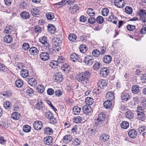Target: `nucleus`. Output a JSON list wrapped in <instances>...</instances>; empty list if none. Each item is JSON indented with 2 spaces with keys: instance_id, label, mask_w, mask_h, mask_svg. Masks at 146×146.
<instances>
[{
  "instance_id": "864d4df0",
  "label": "nucleus",
  "mask_w": 146,
  "mask_h": 146,
  "mask_svg": "<svg viewBox=\"0 0 146 146\" xmlns=\"http://www.w3.org/2000/svg\"><path fill=\"white\" fill-rule=\"evenodd\" d=\"M27 93L30 96H31L33 94V90L30 87L27 88L26 91Z\"/></svg>"
},
{
  "instance_id": "412c9836",
  "label": "nucleus",
  "mask_w": 146,
  "mask_h": 146,
  "mask_svg": "<svg viewBox=\"0 0 146 146\" xmlns=\"http://www.w3.org/2000/svg\"><path fill=\"white\" fill-rule=\"evenodd\" d=\"M104 107L106 109H109L112 106V104L111 101L108 100L105 101L103 104Z\"/></svg>"
},
{
  "instance_id": "6e6d98bb",
  "label": "nucleus",
  "mask_w": 146,
  "mask_h": 146,
  "mask_svg": "<svg viewBox=\"0 0 146 146\" xmlns=\"http://www.w3.org/2000/svg\"><path fill=\"white\" fill-rule=\"evenodd\" d=\"M106 118L105 115L102 112L100 113L98 115V119H100L102 121H103Z\"/></svg>"
},
{
  "instance_id": "4468645a",
  "label": "nucleus",
  "mask_w": 146,
  "mask_h": 146,
  "mask_svg": "<svg viewBox=\"0 0 146 146\" xmlns=\"http://www.w3.org/2000/svg\"><path fill=\"white\" fill-rule=\"evenodd\" d=\"M29 52L31 55H36L38 52V49L35 47H32L30 48Z\"/></svg>"
},
{
  "instance_id": "09e8293b",
  "label": "nucleus",
  "mask_w": 146,
  "mask_h": 146,
  "mask_svg": "<svg viewBox=\"0 0 146 146\" xmlns=\"http://www.w3.org/2000/svg\"><path fill=\"white\" fill-rule=\"evenodd\" d=\"M101 66V64L100 63L97 62L94 64L93 68L94 69L98 70L100 69Z\"/></svg>"
},
{
  "instance_id": "de8ad7c7",
  "label": "nucleus",
  "mask_w": 146,
  "mask_h": 146,
  "mask_svg": "<svg viewBox=\"0 0 146 146\" xmlns=\"http://www.w3.org/2000/svg\"><path fill=\"white\" fill-rule=\"evenodd\" d=\"M92 53L93 55L96 57H98L100 54V51L98 49L93 50L92 51Z\"/></svg>"
},
{
  "instance_id": "a878e982",
  "label": "nucleus",
  "mask_w": 146,
  "mask_h": 146,
  "mask_svg": "<svg viewBox=\"0 0 146 146\" xmlns=\"http://www.w3.org/2000/svg\"><path fill=\"white\" fill-rule=\"evenodd\" d=\"M21 76L25 78L29 75V71L26 69H22L20 72Z\"/></svg>"
},
{
  "instance_id": "f8f14e48",
  "label": "nucleus",
  "mask_w": 146,
  "mask_h": 146,
  "mask_svg": "<svg viewBox=\"0 0 146 146\" xmlns=\"http://www.w3.org/2000/svg\"><path fill=\"white\" fill-rule=\"evenodd\" d=\"M107 82L104 80H101L98 81L97 85L98 87L103 88L104 87L106 86L107 85Z\"/></svg>"
},
{
  "instance_id": "f257e3e1",
  "label": "nucleus",
  "mask_w": 146,
  "mask_h": 146,
  "mask_svg": "<svg viewBox=\"0 0 146 146\" xmlns=\"http://www.w3.org/2000/svg\"><path fill=\"white\" fill-rule=\"evenodd\" d=\"M90 76V72L88 71H85L78 74L76 76V79L82 85L86 86L88 84Z\"/></svg>"
},
{
  "instance_id": "b1692460",
  "label": "nucleus",
  "mask_w": 146,
  "mask_h": 146,
  "mask_svg": "<svg viewBox=\"0 0 146 146\" xmlns=\"http://www.w3.org/2000/svg\"><path fill=\"white\" fill-rule=\"evenodd\" d=\"M72 139L71 136L69 135H68L64 137L63 140V142L65 143H68L72 140Z\"/></svg>"
},
{
  "instance_id": "bf43d9fd",
  "label": "nucleus",
  "mask_w": 146,
  "mask_h": 146,
  "mask_svg": "<svg viewBox=\"0 0 146 146\" xmlns=\"http://www.w3.org/2000/svg\"><path fill=\"white\" fill-rule=\"evenodd\" d=\"M31 130V127L28 125H26L24 126L23 130L25 132H29Z\"/></svg>"
},
{
  "instance_id": "1a4fd4ad",
  "label": "nucleus",
  "mask_w": 146,
  "mask_h": 146,
  "mask_svg": "<svg viewBox=\"0 0 146 146\" xmlns=\"http://www.w3.org/2000/svg\"><path fill=\"white\" fill-rule=\"evenodd\" d=\"M40 57L42 60L46 61L49 59V55L47 52H42L40 54Z\"/></svg>"
},
{
  "instance_id": "79ce46f5",
  "label": "nucleus",
  "mask_w": 146,
  "mask_h": 146,
  "mask_svg": "<svg viewBox=\"0 0 146 146\" xmlns=\"http://www.w3.org/2000/svg\"><path fill=\"white\" fill-rule=\"evenodd\" d=\"M44 86L43 85H40L38 86L36 90L38 93L42 94L44 91Z\"/></svg>"
},
{
  "instance_id": "9d476101",
  "label": "nucleus",
  "mask_w": 146,
  "mask_h": 146,
  "mask_svg": "<svg viewBox=\"0 0 146 146\" xmlns=\"http://www.w3.org/2000/svg\"><path fill=\"white\" fill-rule=\"evenodd\" d=\"M128 135L130 137L134 139L137 135V132L134 129H130L128 131Z\"/></svg>"
},
{
  "instance_id": "c9c22d12",
  "label": "nucleus",
  "mask_w": 146,
  "mask_h": 146,
  "mask_svg": "<svg viewBox=\"0 0 146 146\" xmlns=\"http://www.w3.org/2000/svg\"><path fill=\"white\" fill-rule=\"evenodd\" d=\"M79 49L80 52L83 53H85L87 50L86 46L84 44L80 45Z\"/></svg>"
},
{
  "instance_id": "39448f33",
  "label": "nucleus",
  "mask_w": 146,
  "mask_h": 146,
  "mask_svg": "<svg viewBox=\"0 0 146 146\" xmlns=\"http://www.w3.org/2000/svg\"><path fill=\"white\" fill-rule=\"evenodd\" d=\"M94 60V59L93 57L90 56H87L85 57L84 59V63L86 64L89 66L92 64Z\"/></svg>"
},
{
  "instance_id": "4c0bfd02",
  "label": "nucleus",
  "mask_w": 146,
  "mask_h": 146,
  "mask_svg": "<svg viewBox=\"0 0 146 146\" xmlns=\"http://www.w3.org/2000/svg\"><path fill=\"white\" fill-rule=\"evenodd\" d=\"M23 81L20 79L17 80L15 81V85L18 88L21 87L23 86Z\"/></svg>"
},
{
  "instance_id": "423d86ee",
  "label": "nucleus",
  "mask_w": 146,
  "mask_h": 146,
  "mask_svg": "<svg viewBox=\"0 0 146 146\" xmlns=\"http://www.w3.org/2000/svg\"><path fill=\"white\" fill-rule=\"evenodd\" d=\"M100 72V75L101 76L106 77L109 73V70L107 68H103L101 69Z\"/></svg>"
},
{
  "instance_id": "a19ab883",
  "label": "nucleus",
  "mask_w": 146,
  "mask_h": 146,
  "mask_svg": "<svg viewBox=\"0 0 146 146\" xmlns=\"http://www.w3.org/2000/svg\"><path fill=\"white\" fill-rule=\"evenodd\" d=\"M87 14L90 17L93 16L95 15L94 10L91 8H89L87 9Z\"/></svg>"
},
{
  "instance_id": "680f3d73",
  "label": "nucleus",
  "mask_w": 146,
  "mask_h": 146,
  "mask_svg": "<svg viewBox=\"0 0 146 146\" xmlns=\"http://www.w3.org/2000/svg\"><path fill=\"white\" fill-rule=\"evenodd\" d=\"M125 12L129 14H131L132 12V8L129 7H126L125 8Z\"/></svg>"
},
{
  "instance_id": "bb28decb",
  "label": "nucleus",
  "mask_w": 146,
  "mask_h": 146,
  "mask_svg": "<svg viewBox=\"0 0 146 146\" xmlns=\"http://www.w3.org/2000/svg\"><path fill=\"white\" fill-rule=\"evenodd\" d=\"M85 103L88 106L92 105L94 103L93 99L90 97H87L85 99Z\"/></svg>"
},
{
  "instance_id": "473e14b6",
  "label": "nucleus",
  "mask_w": 146,
  "mask_h": 146,
  "mask_svg": "<svg viewBox=\"0 0 146 146\" xmlns=\"http://www.w3.org/2000/svg\"><path fill=\"white\" fill-rule=\"evenodd\" d=\"M48 31L52 33H54L56 31L54 26L52 25L49 24L48 26Z\"/></svg>"
},
{
  "instance_id": "13d9d810",
  "label": "nucleus",
  "mask_w": 146,
  "mask_h": 146,
  "mask_svg": "<svg viewBox=\"0 0 146 146\" xmlns=\"http://www.w3.org/2000/svg\"><path fill=\"white\" fill-rule=\"evenodd\" d=\"M62 69L64 70H69L70 69V66L67 64H64L61 66Z\"/></svg>"
},
{
  "instance_id": "c85d7f7f",
  "label": "nucleus",
  "mask_w": 146,
  "mask_h": 146,
  "mask_svg": "<svg viewBox=\"0 0 146 146\" xmlns=\"http://www.w3.org/2000/svg\"><path fill=\"white\" fill-rule=\"evenodd\" d=\"M70 58L71 60L73 62H75L79 60V55L76 53L72 54L70 56Z\"/></svg>"
},
{
  "instance_id": "8fccbe9b",
  "label": "nucleus",
  "mask_w": 146,
  "mask_h": 146,
  "mask_svg": "<svg viewBox=\"0 0 146 146\" xmlns=\"http://www.w3.org/2000/svg\"><path fill=\"white\" fill-rule=\"evenodd\" d=\"M46 17L48 20H52L54 17V14L51 12L47 13L46 14Z\"/></svg>"
},
{
  "instance_id": "603ef678",
  "label": "nucleus",
  "mask_w": 146,
  "mask_h": 146,
  "mask_svg": "<svg viewBox=\"0 0 146 146\" xmlns=\"http://www.w3.org/2000/svg\"><path fill=\"white\" fill-rule=\"evenodd\" d=\"M11 107V103L7 101L5 102L4 104V107L7 109H9Z\"/></svg>"
},
{
  "instance_id": "aec40b11",
  "label": "nucleus",
  "mask_w": 146,
  "mask_h": 146,
  "mask_svg": "<svg viewBox=\"0 0 146 146\" xmlns=\"http://www.w3.org/2000/svg\"><path fill=\"white\" fill-rule=\"evenodd\" d=\"M20 16L23 19H29L30 17L29 13L26 11L22 12L20 14Z\"/></svg>"
},
{
  "instance_id": "cd10ccee",
  "label": "nucleus",
  "mask_w": 146,
  "mask_h": 146,
  "mask_svg": "<svg viewBox=\"0 0 146 146\" xmlns=\"http://www.w3.org/2000/svg\"><path fill=\"white\" fill-rule=\"evenodd\" d=\"M28 83L31 86H35L37 84V81L33 78H31L28 79Z\"/></svg>"
},
{
  "instance_id": "9b49d317",
  "label": "nucleus",
  "mask_w": 146,
  "mask_h": 146,
  "mask_svg": "<svg viewBox=\"0 0 146 146\" xmlns=\"http://www.w3.org/2000/svg\"><path fill=\"white\" fill-rule=\"evenodd\" d=\"M114 3L115 5L118 8H122L125 5L123 0H115Z\"/></svg>"
},
{
  "instance_id": "c756f323",
  "label": "nucleus",
  "mask_w": 146,
  "mask_h": 146,
  "mask_svg": "<svg viewBox=\"0 0 146 146\" xmlns=\"http://www.w3.org/2000/svg\"><path fill=\"white\" fill-rule=\"evenodd\" d=\"M20 117V115L18 112H14L13 113L11 116V117L15 120H18Z\"/></svg>"
},
{
  "instance_id": "a211bd4d",
  "label": "nucleus",
  "mask_w": 146,
  "mask_h": 146,
  "mask_svg": "<svg viewBox=\"0 0 146 146\" xmlns=\"http://www.w3.org/2000/svg\"><path fill=\"white\" fill-rule=\"evenodd\" d=\"M44 141L46 145H49L52 142V138L51 136H48L44 139Z\"/></svg>"
},
{
  "instance_id": "0e129e2a",
  "label": "nucleus",
  "mask_w": 146,
  "mask_h": 146,
  "mask_svg": "<svg viewBox=\"0 0 146 146\" xmlns=\"http://www.w3.org/2000/svg\"><path fill=\"white\" fill-rule=\"evenodd\" d=\"M88 22L90 24H94L96 21V19L93 17H90V18L88 19Z\"/></svg>"
},
{
  "instance_id": "e2e57ef3",
  "label": "nucleus",
  "mask_w": 146,
  "mask_h": 146,
  "mask_svg": "<svg viewBox=\"0 0 146 146\" xmlns=\"http://www.w3.org/2000/svg\"><path fill=\"white\" fill-rule=\"evenodd\" d=\"M30 46L28 43H25L22 45V47L25 50H28Z\"/></svg>"
},
{
  "instance_id": "4d7b16f0",
  "label": "nucleus",
  "mask_w": 146,
  "mask_h": 146,
  "mask_svg": "<svg viewBox=\"0 0 146 146\" xmlns=\"http://www.w3.org/2000/svg\"><path fill=\"white\" fill-rule=\"evenodd\" d=\"M109 12L108 9L107 8L103 9L102 11V15L104 16H106Z\"/></svg>"
},
{
  "instance_id": "393cba45",
  "label": "nucleus",
  "mask_w": 146,
  "mask_h": 146,
  "mask_svg": "<svg viewBox=\"0 0 146 146\" xmlns=\"http://www.w3.org/2000/svg\"><path fill=\"white\" fill-rule=\"evenodd\" d=\"M138 131L140 134H142L144 136L146 133V127L144 125L139 126L138 129Z\"/></svg>"
},
{
  "instance_id": "338daca9",
  "label": "nucleus",
  "mask_w": 146,
  "mask_h": 146,
  "mask_svg": "<svg viewBox=\"0 0 146 146\" xmlns=\"http://www.w3.org/2000/svg\"><path fill=\"white\" fill-rule=\"evenodd\" d=\"M95 123L97 126L100 125L102 123L103 121L100 119H95L94 121Z\"/></svg>"
},
{
  "instance_id": "5fc2aeb1",
  "label": "nucleus",
  "mask_w": 146,
  "mask_h": 146,
  "mask_svg": "<svg viewBox=\"0 0 146 146\" xmlns=\"http://www.w3.org/2000/svg\"><path fill=\"white\" fill-rule=\"evenodd\" d=\"M125 115L127 118L129 119L132 118L133 117V113L130 111L126 112Z\"/></svg>"
},
{
  "instance_id": "e433bc0d",
  "label": "nucleus",
  "mask_w": 146,
  "mask_h": 146,
  "mask_svg": "<svg viewBox=\"0 0 146 146\" xmlns=\"http://www.w3.org/2000/svg\"><path fill=\"white\" fill-rule=\"evenodd\" d=\"M131 90L133 93L134 94L137 93L139 91V86L136 85L133 86Z\"/></svg>"
},
{
  "instance_id": "f3484780",
  "label": "nucleus",
  "mask_w": 146,
  "mask_h": 146,
  "mask_svg": "<svg viewBox=\"0 0 146 146\" xmlns=\"http://www.w3.org/2000/svg\"><path fill=\"white\" fill-rule=\"evenodd\" d=\"M32 15L34 17H37L40 13V11L37 7L33 9L31 11Z\"/></svg>"
},
{
  "instance_id": "0eeeda50",
  "label": "nucleus",
  "mask_w": 146,
  "mask_h": 146,
  "mask_svg": "<svg viewBox=\"0 0 146 146\" xmlns=\"http://www.w3.org/2000/svg\"><path fill=\"white\" fill-rule=\"evenodd\" d=\"M53 78L57 82H61L63 79L62 74L60 72L56 73L53 76Z\"/></svg>"
},
{
  "instance_id": "dca6fc26",
  "label": "nucleus",
  "mask_w": 146,
  "mask_h": 146,
  "mask_svg": "<svg viewBox=\"0 0 146 146\" xmlns=\"http://www.w3.org/2000/svg\"><path fill=\"white\" fill-rule=\"evenodd\" d=\"M106 98L108 100L112 101L114 98V92H109L106 94Z\"/></svg>"
},
{
  "instance_id": "f704fd0d",
  "label": "nucleus",
  "mask_w": 146,
  "mask_h": 146,
  "mask_svg": "<svg viewBox=\"0 0 146 146\" xmlns=\"http://www.w3.org/2000/svg\"><path fill=\"white\" fill-rule=\"evenodd\" d=\"M44 132L47 135H51L53 132V130L52 129L49 127H46L44 129Z\"/></svg>"
},
{
  "instance_id": "7c9ffc66",
  "label": "nucleus",
  "mask_w": 146,
  "mask_h": 146,
  "mask_svg": "<svg viewBox=\"0 0 146 146\" xmlns=\"http://www.w3.org/2000/svg\"><path fill=\"white\" fill-rule=\"evenodd\" d=\"M13 30V27L11 26H7L5 27L4 32L6 34H10Z\"/></svg>"
},
{
  "instance_id": "a18cd8bd",
  "label": "nucleus",
  "mask_w": 146,
  "mask_h": 146,
  "mask_svg": "<svg viewBox=\"0 0 146 146\" xmlns=\"http://www.w3.org/2000/svg\"><path fill=\"white\" fill-rule=\"evenodd\" d=\"M121 126L122 128L124 129L127 128L129 126V123L127 121H123L121 124Z\"/></svg>"
},
{
  "instance_id": "72a5a7b5",
  "label": "nucleus",
  "mask_w": 146,
  "mask_h": 146,
  "mask_svg": "<svg viewBox=\"0 0 146 146\" xmlns=\"http://www.w3.org/2000/svg\"><path fill=\"white\" fill-rule=\"evenodd\" d=\"M81 108L78 106H75L73 109V111L75 115H78L81 111Z\"/></svg>"
},
{
  "instance_id": "052dcab7",
  "label": "nucleus",
  "mask_w": 146,
  "mask_h": 146,
  "mask_svg": "<svg viewBox=\"0 0 146 146\" xmlns=\"http://www.w3.org/2000/svg\"><path fill=\"white\" fill-rule=\"evenodd\" d=\"M64 61L65 58L63 56H58L57 61L58 63H62L64 62Z\"/></svg>"
},
{
  "instance_id": "2f4dec72",
  "label": "nucleus",
  "mask_w": 146,
  "mask_h": 146,
  "mask_svg": "<svg viewBox=\"0 0 146 146\" xmlns=\"http://www.w3.org/2000/svg\"><path fill=\"white\" fill-rule=\"evenodd\" d=\"M108 20L109 21L112 22L115 24H116L117 23V19L116 17L113 15V14H112V15L109 17Z\"/></svg>"
},
{
  "instance_id": "37998d69",
  "label": "nucleus",
  "mask_w": 146,
  "mask_h": 146,
  "mask_svg": "<svg viewBox=\"0 0 146 146\" xmlns=\"http://www.w3.org/2000/svg\"><path fill=\"white\" fill-rule=\"evenodd\" d=\"M50 65L52 68H55L58 65V63L57 61L52 60L50 62Z\"/></svg>"
},
{
  "instance_id": "49530a36",
  "label": "nucleus",
  "mask_w": 146,
  "mask_h": 146,
  "mask_svg": "<svg viewBox=\"0 0 146 146\" xmlns=\"http://www.w3.org/2000/svg\"><path fill=\"white\" fill-rule=\"evenodd\" d=\"M75 122L77 123H81L82 121V118L80 116H77L74 118Z\"/></svg>"
},
{
  "instance_id": "ea45409f",
  "label": "nucleus",
  "mask_w": 146,
  "mask_h": 146,
  "mask_svg": "<svg viewBox=\"0 0 146 146\" xmlns=\"http://www.w3.org/2000/svg\"><path fill=\"white\" fill-rule=\"evenodd\" d=\"M4 40L7 43H11L12 40V37L10 35H6L4 38Z\"/></svg>"
},
{
  "instance_id": "5701e85b",
  "label": "nucleus",
  "mask_w": 146,
  "mask_h": 146,
  "mask_svg": "<svg viewBox=\"0 0 146 146\" xmlns=\"http://www.w3.org/2000/svg\"><path fill=\"white\" fill-rule=\"evenodd\" d=\"M130 95L128 93H123L121 95V100L125 101H127L130 99Z\"/></svg>"
},
{
  "instance_id": "7ed1b4c3",
  "label": "nucleus",
  "mask_w": 146,
  "mask_h": 146,
  "mask_svg": "<svg viewBox=\"0 0 146 146\" xmlns=\"http://www.w3.org/2000/svg\"><path fill=\"white\" fill-rule=\"evenodd\" d=\"M39 41L43 45L45 48L49 49V44L47 38L44 36L40 38L39 39Z\"/></svg>"
},
{
  "instance_id": "69168bd1",
  "label": "nucleus",
  "mask_w": 146,
  "mask_h": 146,
  "mask_svg": "<svg viewBox=\"0 0 146 146\" xmlns=\"http://www.w3.org/2000/svg\"><path fill=\"white\" fill-rule=\"evenodd\" d=\"M81 141L80 139L78 138H75L74 139V144L76 145H78L80 144Z\"/></svg>"
},
{
  "instance_id": "3c124183",
  "label": "nucleus",
  "mask_w": 146,
  "mask_h": 146,
  "mask_svg": "<svg viewBox=\"0 0 146 146\" xmlns=\"http://www.w3.org/2000/svg\"><path fill=\"white\" fill-rule=\"evenodd\" d=\"M104 20V19L103 18L102 16H100L98 17L96 19V21L99 24L103 23Z\"/></svg>"
},
{
  "instance_id": "c03bdc74",
  "label": "nucleus",
  "mask_w": 146,
  "mask_h": 146,
  "mask_svg": "<svg viewBox=\"0 0 146 146\" xmlns=\"http://www.w3.org/2000/svg\"><path fill=\"white\" fill-rule=\"evenodd\" d=\"M68 38L70 41L74 42L76 39V36L74 34L71 33L69 35Z\"/></svg>"
},
{
  "instance_id": "6e6552de",
  "label": "nucleus",
  "mask_w": 146,
  "mask_h": 146,
  "mask_svg": "<svg viewBox=\"0 0 146 146\" xmlns=\"http://www.w3.org/2000/svg\"><path fill=\"white\" fill-rule=\"evenodd\" d=\"M33 127L37 130L41 129L42 127V123L40 121H36L33 124Z\"/></svg>"
},
{
  "instance_id": "4be33fe9",
  "label": "nucleus",
  "mask_w": 146,
  "mask_h": 146,
  "mask_svg": "<svg viewBox=\"0 0 146 146\" xmlns=\"http://www.w3.org/2000/svg\"><path fill=\"white\" fill-rule=\"evenodd\" d=\"M111 59L112 58L111 56L109 55H106L103 57V60L104 63L109 64L110 62Z\"/></svg>"
},
{
  "instance_id": "58836bf2",
  "label": "nucleus",
  "mask_w": 146,
  "mask_h": 146,
  "mask_svg": "<svg viewBox=\"0 0 146 146\" xmlns=\"http://www.w3.org/2000/svg\"><path fill=\"white\" fill-rule=\"evenodd\" d=\"M43 106V103L40 100L38 101V102L36 104L35 107L37 109L40 110L42 109Z\"/></svg>"
},
{
  "instance_id": "f03ea898",
  "label": "nucleus",
  "mask_w": 146,
  "mask_h": 146,
  "mask_svg": "<svg viewBox=\"0 0 146 146\" xmlns=\"http://www.w3.org/2000/svg\"><path fill=\"white\" fill-rule=\"evenodd\" d=\"M138 15L140 16V19L143 23L146 22V11L145 10L141 9L139 10Z\"/></svg>"
},
{
  "instance_id": "ddd939ff",
  "label": "nucleus",
  "mask_w": 146,
  "mask_h": 146,
  "mask_svg": "<svg viewBox=\"0 0 146 146\" xmlns=\"http://www.w3.org/2000/svg\"><path fill=\"white\" fill-rule=\"evenodd\" d=\"M45 116L46 118L52 122H54L55 121V119L54 118L52 113L49 111L45 113Z\"/></svg>"
},
{
  "instance_id": "2eb2a0df",
  "label": "nucleus",
  "mask_w": 146,
  "mask_h": 146,
  "mask_svg": "<svg viewBox=\"0 0 146 146\" xmlns=\"http://www.w3.org/2000/svg\"><path fill=\"white\" fill-rule=\"evenodd\" d=\"M82 109L84 112L86 114H89L92 111L91 107L90 106L88 105L84 106L83 107Z\"/></svg>"
},
{
  "instance_id": "774afa93",
  "label": "nucleus",
  "mask_w": 146,
  "mask_h": 146,
  "mask_svg": "<svg viewBox=\"0 0 146 146\" xmlns=\"http://www.w3.org/2000/svg\"><path fill=\"white\" fill-rule=\"evenodd\" d=\"M35 31L36 33H39L41 32V28L38 26H36L35 28Z\"/></svg>"
},
{
  "instance_id": "6ab92c4d",
  "label": "nucleus",
  "mask_w": 146,
  "mask_h": 146,
  "mask_svg": "<svg viewBox=\"0 0 146 146\" xmlns=\"http://www.w3.org/2000/svg\"><path fill=\"white\" fill-rule=\"evenodd\" d=\"M100 139L101 141L105 142L108 141L109 136L107 134L102 133L100 136Z\"/></svg>"
},
{
  "instance_id": "20e7f679",
  "label": "nucleus",
  "mask_w": 146,
  "mask_h": 146,
  "mask_svg": "<svg viewBox=\"0 0 146 146\" xmlns=\"http://www.w3.org/2000/svg\"><path fill=\"white\" fill-rule=\"evenodd\" d=\"M146 111L140 112L137 111V119L142 121H144L146 119V116L145 115Z\"/></svg>"
}]
</instances>
